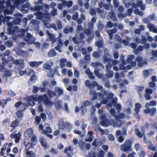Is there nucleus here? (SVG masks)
Masks as SVG:
<instances>
[{
  "instance_id": "e2e57ef3",
  "label": "nucleus",
  "mask_w": 157,
  "mask_h": 157,
  "mask_svg": "<svg viewBox=\"0 0 157 157\" xmlns=\"http://www.w3.org/2000/svg\"><path fill=\"white\" fill-rule=\"evenodd\" d=\"M146 93H147L148 94H151L153 93V91L151 89L147 88L145 90Z\"/></svg>"
},
{
  "instance_id": "0e129e2a",
  "label": "nucleus",
  "mask_w": 157,
  "mask_h": 157,
  "mask_svg": "<svg viewBox=\"0 0 157 157\" xmlns=\"http://www.w3.org/2000/svg\"><path fill=\"white\" fill-rule=\"evenodd\" d=\"M136 61H133L132 62H131L130 63H128V64H129V66L131 68V66L132 67H135L136 66ZM131 68H130V69Z\"/></svg>"
},
{
  "instance_id": "39448f33",
  "label": "nucleus",
  "mask_w": 157,
  "mask_h": 157,
  "mask_svg": "<svg viewBox=\"0 0 157 157\" xmlns=\"http://www.w3.org/2000/svg\"><path fill=\"white\" fill-rule=\"evenodd\" d=\"M58 128L59 129L63 130L67 129L68 132L71 130L72 125L68 123L65 122L62 119H60L58 124Z\"/></svg>"
},
{
  "instance_id": "5fc2aeb1",
  "label": "nucleus",
  "mask_w": 157,
  "mask_h": 157,
  "mask_svg": "<svg viewBox=\"0 0 157 157\" xmlns=\"http://www.w3.org/2000/svg\"><path fill=\"white\" fill-rule=\"evenodd\" d=\"M10 18L8 16L5 17L3 19V21L4 22V24H8V22Z\"/></svg>"
},
{
  "instance_id": "864d4df0",
  "label": "nucleus",
  "mask_w": 157,
  "mask_h": 157,
  "mask_svg": "<svg viewBox=\"0 0 157 157\" xmlns=\"http://www.w3.org/2000/svg\"><path fill=\"white\" fill-rule=\"evenodd\" d=\"M38 101L39 105L38 106V110L40 112H42L43 110V108H42V105L40 103V102L41 101H39V99H38Z\"/></svg>"
},
{
  "instance_id": "f704fd0d",
  "label": "nucleus",
  "mask_w": 157,
  "mask_h": 157,
  "mask_svg": "<svg viewBox=\"0 0 157 157\" xmlns=\"http://www.w3.org/2000/svg\"><path fill=\"white\" fill-rule=\"evenodd\" d=\"M27 72L30 71L29 75L31 77V79H33V78L35 76V72L33 70L29 69H27Z\"/></svg>"
},
{
  "instance_id": "ea45409f",
  "label": "nucleus",
  "mask_w": 157,
  "mask_h": 157,
  "mask_svg": "<svg viewBox=\"0 0 157 157\" xmlns=\"http://www.w3.org/2000/svg\"><path fill=\"white\" fill-rule=\"evenodd\" d=\"M63 4L66 6H67L68 7H71L72 4V3L71 1H68L67 2L66 1H64L63 2Z\"/></svg>"
},
{
  "instance_id": "603ef678",
  "label": "nucleus",
  "mask_w": 157,
  "mask_h": 157,
  "mask_svg": "<svg viewBox=\"0 0 157 157\" xmlns=\"http://www.w3.org/2000/svg\"><path fill=\"white\" fill-rule=\"evenodd\" d=\"M6 103L7 101L6 100H0V106L2 105L3 107L6 105Z\"/></svg>"
},
{
  "instance_id": "393cba45",
  "label": "nucleus",
  "mask_w": 157,
  "mask_h": 157,
  "mask_svg": "<svg viewBox=\"0 0 157 157\" xmlns=\"http://www.w3.org/2000/svg\"><path fill=\"white\" fill-rule=\"evenodd\" d=\"M58 68V67L56 68V70L55 71L53 70H50L48 74V76L49 77H53L55 73H58V71H57V69Z\"/></svg>"
},
{
  "instance_id": "4d7b16f0",
  "label": "nucleus",
  "mask_w": 157,
  "mask_h": 157,
  "mask_svg": "<svg viewBox=\"0 0 157 157\" xmlns=\"http://www.w3.org/2000/svg\"><path fill=\"white\" fill-rule=\"evenodd\" d=\"M134 13L136 14H138L140 16H142L143 14V13L141 11H140L138 9H136L134 11Z\"/></svg>"
},
{
  "instance_id": "0eeeda50",
  "label": "nucleus",
  "mask_w": 157,
  "mask_h": 157,
  "mask_svg": "<svg viewBox=\"0 0 157 157\" xmlns=\"http://www.w3.org/2000/svg\"><path fill=\"white\" fill-rule=\"evenodd\" d=\"M39 100L43 101L44 104L49 107L52 106L53 105V103L49 100L47 97L46 95L39 96Z\"/></svg>"
},
{
  "instance_id": "f3484780",
  "label": "nucleus",
  "mask_w": 157,
  "mask_h": 157,
  "mask_svg": "<svg viewBox=\"0 0 157 157\" xmlns=\"http://www.w3.org/2000/svg\"><path fill=\"white\" fill-rule=\"evenodd\" d=\"M44 125L46 126V129L45 130H42L41 131V133L45 134H47V133H51L52 132V130L50 127L49 125L46 123H45Z\"/></svg>"
},
{
  "instance_id": "a19ab883",
  "label": "nucleus",
  "mask_w": 157,
  "mask_h": 157,
  "mask_svg": "<svg viewBox=\"0 0 157 157\" xmlns=\"http://www.w3.org/2000/svg\"><path fill=\"white\" fill-rule=\"evenodd\" d=\"M73 31V28L72 27L66 28L63 30V32L65 33H68L69 32H71Z\"/></svg>"
},
{
  "instance_id": "6e6d98bb",
  "label": "nucleus",
  "mask_w": 157,
  "mask_h": 157,
  "mask_svg": "<svg viewBox=\"0 0 157 157\" xmlns=\"http://www.w3.org/2000/svg\"><path fill=\"white\" fill-rule=\"evenodd\" d=\"M144 76V78H146L149 75V71L147 70L143 71Z\"/></svg>"
},
{
  "instance_id": "72a5a7b5",
  "label": "nucleus",
  "mask_w": 157,
  "mask_h": 157,
  "mask_svg": "<svg viewBox=\"0 0 157 157\" xmlns=\"http://www.w3.org/2000/svg\"><path fill=\"white\" fill-rule=\"evenodd\" d=\"M116 32V30L113 29L112 30L110 29L107 31V32L109 35V39H111L112 37V34Z\"/></svg>"
},
{
  "instance_id": "49530a36",
  "label": "nucleus",
  "mask_w": 157,
  "mask_h": 157,
  "mask_svg": "<svg viewBox=\"0 0 157 157\" xmlns=\"http://www.w3.org/2000/svg\"><path fill=\"white\" fill-rule=\"evenodd\" d=\"M121 150L123 151L129 153L132 150V148H121Z\"/></svg>"
},
{
  "instance_id": "5701e85b",
  "label": "nucleus",
  "mask_w": 157,
  "mask_h": 157,
  "mask_svg": "<svg viewBox=\"0 0 157 157\" xmlns=\"http://www.w3.org/2000/svg\"><path fill=\"white\" fill-rule=\"evenodd\" d=\"M90 104V103L87 101H86L84 102L81 108L82 113H84L86 111V109L85 107L89 105Z\"/></svg>"
},
{
  "instance_id": "a211bd4d",
  "label": "nucleus",
  "mask_w": 157,
  "mask_h": 157,
  "mask_svg": "<svg viewBox=\"0 0 157 157\" xmlns=\"http://www.w3.org/2000/svg\"><path fill=\"white\" fill-rule=\"evenodd\" d=\"M93 132L92 131L89 132L87 135V137L85 139V140L89 142H91L93 138Z\"/></svg>"
},
{
  "instance_id": "2eb2a0df",
  "label": "nucleus",
  "mask_w": 157,
  "mask_h": 157,
  "mask_svg": "<svg viewBox=\"0 0 157 157\" xmlns=\"http://www.w3.org/2000/svg\"><path fill=\"white\" fill-rule=\"evenodd\" d=\"M11 137L12 138H14L15 142L17 143L21 139V135L19 133H14L11 135Z\"/></svg>"
},
{
  "instance_id": "4c0bfd02",
  "label": "nucleus",
  "mask_w": 157,
  "mask_h": 157,
  "mask_svg": "<svg viewBox=\"0 0 157 157\" xmlns=\"http://www.w3.org/2000/svg\"><path fill=\"white\" fill-rule=\"evenodd\" d=\"M31 141L33 143V146H35L37 143V140L36 137L35 136H33L31 138Z\"/></svg>"
},
{
  "instance_id": "a18cd8bd",
  "label": "nucleus",
  "mask_w": 157,
  "mask_h": 157,
  "mask_svg": "<svg viewBox=\"0 0 157 157\" xmlns=\"http://www.w3.org/2000/svg\"><path fill=\"white\" fill-rule=\"evenodd\" d=\"M97 130V131H99L101 133V134L103 135L104 134H107L108 132V131L107 129H106L105 130H103V129H101L100 128H98Z\"/></svg>"
},
{
  "instance_id": "20e7f679",
  "label": "nucleus",
  "mask_w": 157,
  "mask_h": 157,
  "mask_svg": "<svg viewBox=\"0 0 157 157\" xmlns=\"http://www.w3.org/2000/svg\"><path fill=\"white\" fill-rule=\"evenodd\" d=\"M46 32L47 34L50 37V39L52 41L53 43H55L56 40H57L58 41V44L57 46L55 47V48L56 50L58 51L60 53L62 51L60 49V48L62 47L63 45V41L58 38L55 39V36L53 34L50 33L48 31H47Z\"/></svg>"
},
{
  "instance_id": "a878e982",
  "label": "nucleus",
  "mask_w": 157,
  "mask_h": 157,
  "mask_svg": "<svg viewBox=\"0 0 157 157\" xmlns=\"http://www.w3.org/2000/svg\"><path fill=\"white\" fill-rule=\"evenodd\" d=\"M53 63L51 61L50 62V64L48 63H44L43 65V68L44 69L49 70L50 69L53 65Z\"/></svg>"
},
{
  "instance_id": "c03bdc74",
  "label": "nucleus",
  "mask_w": 157,
  "mask_h": 157,
  "mask_svg": "<svg viewBox=\"0 0 157 157\" xmlns=\"http://www.w3.org/2000/svg\"><path fill=\"white\" fill-rule=\"evenodd\" d=\"M134 57L133 55H130L129 56H128V59L127 60V63H130L131 62V61L134 59Z\"/></svg>"
},
{
  "instance_id": "ddd939ff",
  "label": "nucleus",
  "mask_w": 157,
  "mask_h": 157,
  "mask_svg": "<svg viewBox=\"0 0 157 157\" xmlns=\"http://www.w3.org/2000/svg\"><path fill=\"white\" fill-rule=\"evenodd\" d=\"M33 131L32 128L27 129L24 132V135L25 139H28L32 136L33 134Z\"/></svg>"
},
{
  "instance_id": "6ab92c4d",
  "label": "nucleus",
  "mask_w": 157,
  "mask_h": 157,
  "mask_svg": "<svg viewBox=\"0 0 157 157\" xmlns=\"http://www.w3.org/2000/svg\"><path fill=\"white\" fill-rule=\"evenodd\" d=\"M132 6L134 8L140 7L141 10H144L145 7L144 5L142 4V2L141 1L138 2H137V5L133 4Z\"/></svg>"
},
{
  "instance_id": "774afa93",
  "label": "nucleus",
  "mask_w": 157,
  "mask_h": 157,
  "mask_svg": "<svg viewBox=\"0 0 157 157\" xmlns=\"http://www.w3.org/2000/svg\"><path fill=\"white\" fill-rule=\"evenodd\" d=\"M140 157H144L146 155V153L144 151H142L139 154Z\"/></svg>"
},
{
  "instance_id": "4468645a",
  "label": "nucleus",
  "mask_w": 157,
  "mask_h": 157,
  "mask_svg": "<svg viewBox=\"0 0 157 157\" xmlns=\"http://www.w3.org/2000/svg\"><path fill=\"white\" fill-rule=\"evenodd\" d=\"M136 60L137 62L138 66L140 67H142L146 63L145 61L141 56H139L137 57Z\"/></svg>"
},
{
  "instance_id": "052dcab7",
  "label": "nucleus",
  "mask_w": 157,
  "mask_h": 157,
  "mask_svg": "<svg viewBox=\"0 0 157 157\" xmlns=\"http://www.w3.org/2000/svg\"><path fill=\"white\" fill-rule=\"evenodd\" d=\"M8 94L9 96L12 97H14L16 95V93L12 90L9 91Z\"/></svg>"
},
{
  "instance_id": "09e8293b",
  "label": "nucleus",
  "mask_w": 157,
  "mask_h": 157,
  "mask_svg": "<svg viewBox=\"0 0 157 157\" xmlns=\"http://www.w3.org/2000/svg\"><path fill=\"white\" fill-rule=\"evenodd\" d=\"M142 46H139L138 47L137 49L134 50V52L135 54H137L138 53V52L142 51Z\"/></svg>"
},
{
  "instance_id": "c9c22d12",
  "label": "nucleus",
  "mask_w": 157,
  "mask_h": 157,
  "mask_svg": "<svg viewBox=\"0 0 157 157\" xmlns=\"http://www.w3.org/2000/svg\"><path fill=\"white\" fill-rule=\"evenodd\" d=\"M147 26L150 31H154L155 30V28L154 25L148 24Z\"/></svg>"
},
{
  "instance_id": "13d9d810",
  "label": "nucleus",
  "mask_w": 157,
  "mask_h": 157,
  "mask_svg": "<svg viewBox=\"0 0 157 157\" xmlns=\"http://www.w3.org/2000/svg\"><path fill=\"white\" fill-rule=\"evenodd\" d=\"M101 65V63L98 62H93L91 63V66L94 67Z\"/></svg>"
},
{
  "instance_id": "8fccbe9b",
  "label": "nucleus",
  "mask_w": 157,
  "mask_h": 157,
  "mask_svg": "<svg viewBox=\"0 0 157 157\" xmlns=\"http://www.w3.org/2000/svg\"><path fill=\"white\" fill-rule=\"evenodd\" d=\"M24 144L25 145V147H33L34 146H33V143H31L29 142H27L25 140L24 142Z\"/></svg>"
},
{
  "instance_id": "79ce46f5",
  "label": "nucleus",
  "mask_w": 157,
  "mask_h": 157,
  "mask_svg": "<svg viewBox=\"0 0 157 157\" xmlns=\"http://www.w3.org/2000/svg\"><path fill=\"white\" fill-rule=\"evenodd\" d=\"M56 54L55 51L53 50H52L48 53V56L49 57H52L56 56Z\"/></svg>"
},
{
  "instance_id": "f03ea898",
  "label": "nucleus",
  "mask_w": 157,
  "mask_h": 157,
  "mask_svg": "<svg viewBox=\"0 0 157 157\" xmlns=\"http://www.w3.org/2000/svg\"><path fill=\"white\" fill-rule=\"evenodd\" d=\"M98 113L100 115L99 117L101 120L100 122V124L105 127H108L110 125L116 127H119L120 126H122L121 124V121L119 120L123 119L125 117L124 114L121 113L119 116L115 117V121L112 120L108 122L106 119L105 112L103 111L101 109H100L98 111Z\"/></svg>"
},
{
  "instance_id": "cd10ccee",
  "label": "nucleus",
  "mask_w": 157,
  "mask_h": 157,
  "mask_svg": "<svg viewBox=\"0 0 157 157\" xmlns=\"http://www.w3.org/2000/svg\"><path fill=\"white\" fill-rule=\"evenodd\" d=\"M66 59H60V66L61 68L63 67L66 64Z\"/></svg>"
},
{
  "instance_id": "423d86ee",
  "label": "nucleus",
  "mask_w": 157,
  "mask_h": 157,
  "mask_svg": "<svg viewBox=\"0 0 157 157\" xmlns=\"http://www.w3.org/2000/svg\"><path fill=\"white\" fill-rule=\"evenodd\" d=\"M55 93H54L53 92L49 90L48 92V94L51 98L56 95V97H59L60 95L63 94V90L61 88H59L58 87H56L55 88Z\"/></svg>"
},
{
  "instance_id": "bf43d9fd",
  "label": "nucleus",
  "mask_w": 157,
  "mask_h": 157,
  "mask_svg": "<svg viewBox=\"0 0 157 157\" xmlns=\"http://www.w3.org/2000/svg\"><path fill=\"white\" fill-rule=\"evenodd\" d=\"M144 97L146 100H149L152 99L151 97L147 93H145L144 94Z\"/></svg>"
},
{
  "instance_id": "dca6fc26",
  "label": "nucleus",
  "mask_w": 157,
  "mask_h": 157,
  "mask_svg": "<svg viewBox=\"0 0 157 157\" xmlns=\"http://www.w3.org/2000/svg\"><path fill=\"white\" fill-rule=\"evenodd\" d=\"M23 111L22 110L18 111L16 113L15 117L18 122H19L22 119L23 115Z\"/></svg>"
},
{
  "instance_id": "e433bc0d",
  "label": "nucleus",
  "mask_w": 157,
  "mask_h": 157,
  "mask_svg": "<svg viewBox=\"0 0 157 157\" xmlns=\"http://www.w3.org/2000/svg\"><path fill=\"white\" fill-rule=\"evenodd\" d=\"M101 144V142L99 141V140H95L92 143V146L94 147L99 146Z\"/></svg>"
},
{
  "instance_id": "58836bf2",
  "label": "nucleus",
  "mask_w": 157,
  "mask_h": 157,
  "mask_svg": "<svg viewBox=\"0 0 157 157\" xmlns=\"http://www.w3.org/2000/svg\"><path fill=\"white\" fill-rule=\"evenodd\" d=\"M122 75H119L117 73H116L115 75V78L117 79V82H118L121 79V78L123 77Z\"/></svg>"
},
{
  "instance_id": "3c124183",
  "label": "nucleus",
  "mask_w": 157,
  "mask_h": 157,
  "mask_svg": "<svg viewBox=\"0 0 157 157\" xmlns=\"http://www.w3.org/2000/svg\"><path fill=\"white\" fill-rule=\"evenodd\" d=\"M105 154V152L102 150H101L98 155V157H104Z\"/></svg>"
},
{
  "instance_id": "1a4fd4ad",
  "label": "nucleus",
  "mask_w": 157,
  "mask_h": 157,
  "mask_svg": "<svg viewBox=\"0 0 157 157\" xmlns=\"http://www.w3.org/2000/svg\"><path fill=\"white\" fill-rule=\"evenodd\" d=\"M37 97L36 96H31L27 97L26 99L29 105L31 106H33L35 104L34 101H37Z\"/></svg>"
},
{
  "instance_id": "de8ad7c7",
  "label": "nucleus",
  "mask_w": 157,
  "mask_h": 157,
  "mask_svg": "<svg viewBox=\"0 0 157 157\" xmlns=\"http://www.w3.org/2000/svg\"><path fill=\"white\" fill-rule=\"evenodd\" d=\"M156 109L155 108H152L150 109V113L151 115H153L156 113Z\"/></svg>"
},
{
  "instance_id": "f8f14e48",
  "label": "nucleus",
  "mask_w": 157,
  "mask_h": 157,
  "mask_svg": "<svg viewBox=\"0 0 157 157\" xmlns=\"http://www.w3.org/2000/svg\"><path fill=\"white\" fill-rule=\"evenodd\" d=\"M14 106L16 107L22 111H23L26 107L25 104L22 103L21 101L16 103L15 104Z\"/></svg>"
},
{
  "instance_id": "9b49d317",
  "label": "nucleus",
  "mask_w": 157,
  "mask_h": 157,
  "mask_svg": "<svg viewBox=\"0 0 157 157\" xmlns=\"http://www.w3.org/2000/svg\"><path fill=\"white\" fill-rule=\"evenodd\" d=\"M124 59V56L121 55V59L122 62V65H121L120 67V68L121 69H130V67L129 66V65L128 64V63H127L123 61Z\"/></svg>"
},
{
  "instance_id": "c756f323",
  "label": "nucleus",
  "mask_w": 157,
  "mask_h": 157,
  "mask_svg": "<svg viewBox=\"0 0 157 157\" xmlns=\"http://www.w3.org/2000/svg\"><path fill=\"white\" fill-rule=\"evenodd\" d=\"M132 143V141L129 140H126L124 143L125 147H130Z\"/></svg>"
},
{
  "instance_id": "f257e3e1",
  "label": "nucleus",
  "mask_w": 157,
  "mask_h": 157,
  "mask_svg": "<svg viewBox=\"0 0 157 157\" xmlns=\"http://www.w3.org/2000/svg\"><path fill=\"white\" fill-rule=\"evenodd\" d=\"M102 93L100 94L97 93L94 90H91L90 92V94L92 96L91 101H96L97 102L95 106L98 108L100 107L101 104H106L109 107L114 106L116 108V109L119 112L121 109V106L118 104L116 103L117 101V98L115 97H112L114 96L113 93H110L108 94V98L105 99L104 97V95H103V93L105 95H107V93L106 92H104L103 90H102Z\"/></svg>"
},
{
  "instance_id": "680f3d73",
  "label": "nucleus",
  "mask_w": 157,
  "mask_h": 157,
  "mask_svg": "<svg viewBox=\"0 0 157 157\" xmlns=\"http://www.w3.org/2000/svg\"><path fill=\"white\" fill-rule=\"evenodd\" d=\"M18 122L17 120L13 121L11 124V126L13 127H16L17 125V123Z\"/></svg>"
},
{
  "instance_id": "7ed1b4c3",
  "label": "nucleus",
  "mask_w": 157,
  "mask_h": 157,
  "mask_svg": "<svg viewBox=\"0 0 157 157\" xmlns=\"http://www.w3.org/2000/svg\"><path fill=\"white\" fill-rule=\"evenodd\" d=\"M27 0H15L10 2L8 1L6 3L7 10L6 11L7 13H10V11L14 9V7H16L19 9L21 7L23 8L21 9V10L23 13H27V10L24 8H27L29 6V3L26 2L24 4H22Z\"/></svg>"
},
{
  "instance_id": "37998d69",
  "label": "nucleus",
  "mask_w": 157,
  "mask_h": 157,
  "mask_svg": "<svg viewBox=\"0 0 157 157\" xmlns=\"http://www.w3.org/2000/svg\"><path fill=\"white\" fill-rule=\"evenodd\" d=\"M65 153H71L72 155L73 154V149L71 148H65V149L64 151Z\"/></svg>"
},
{
  "instance_id": "aec40b11",
  "label": "nucleus",
  "mask_w": 157,
  "mask_h": 157,
  "mask_svg": "<svg viewBox=\"0 0 157 157\" xmlns=\"http://www.w3.org/2000/svg\"><path fill=\"white\" fill-rule=\"evenodd\" d=\"M85 84L86 86L91 89L92 86H97L98 83L96 82H93L92 83H90L88 80H87L85 82Z\"/></svg>"
},
{
  "instance_id": "b1692460",
  "label": "nucleus",
  "mask_w": 157,
  "mask_h": 157,
  "mask_svg": "<svg viewBox=\"0 0 157 157\" xmlns=\"http://www.w3.org/2000/svg\"><path fill=\"white\" fill-rule=\"evenodd\" d=\"M8 60H12V62L15 64H21V63H22L23 62V60H14L11 56L9 57H8Z\"/></svg>"
},
{
  "instance_id": "473e14b6",
  "label": "nucleus",
  "mask_w": 157,
  "mask_h": 157,
  "mask_svg": "<svg viewBox=\"0 0 157 157\" xmlns=\"http://www.w3.org/2000/svg\"><path fill=\"white\" fill-rule=\"evenodd\" d=\"M96 152L95 151H91L89 152L88 154L86 155V157H96Z\"/></svg>"
},
{
  "instance_id": "c85d7f7f",
  "label": "nucleus",
  "mask_w": 157,
  "mask_h": 157,
  "mask_svg": "<svg viewBox=\"0 0 157 157\" xmlns=\"http://www.w3.org/2000/svg\"><path fill=\"white\" fill-rule=\"evenodd\" d=\"M146 36H142V39L143 41H145L146 38H147V39L150 41H151L152 40V38L148 36V33H147L146 34Z\"/></svg>"
},
{
  "instance_id": "412c9836",
  "label": "nucleus",
  "mask_w": 157,
  "mask_h": 157,
  "mask_svg": "<svg viewBox=\"0 0 157 157\" xmlns=\"http://www.w3.org/2000/svg\"><path fill=\"white\" fill-rule=\"evenodd\" d=\"M3 77H8L11 76L12 75V71H10L6 69L3 71Z\"/></svg>"
},
{
  "instance_id": "4be33fe9",
  "label": "nucleus",
  "mask_w": 157,
  "mask_h": 157,
  "mask_svg": "<svg viewBox=\"0 0 157 157\" xmlns=\"http://www.w3.org/2000/svg\"><path fill=\"white\" fill-rule=\"evenodd\" d=\"M141 107V105L139 103H136L135 104L134 110L135 112V114H137L140 110V109Z\"/></svg>"
},
{
  "instance_id": "6e6552de",
  "label": "nucleus",
  "mask_w": 157,
  "mask_h": 157,
  "mask_svg": "<svg viewBox=\"0 0 157 157\" xmlns=\"http://www.w3.org/2000/svg\"><path fill=\"white\" fill-rule=\"evenodd\" d=\"M50 17V16L48 14L46 13L43 15L42 17H41L40 20H42L44 24V27L45 28H49V25L48 23V20Z\"/></svg>"
},
{
  "instance_id": "bb28decb",
  "label": "nucleus",
  "mask_w": 157,
  "mask_h": 157,
  "mask_svg": "<svg viewBox=\"0 0 157 157\" xmlns=\"http://www.w3.org/2000/svg\"><path fill=\"white\" fill-rule=\"evenodd\" d=\"M126 105H129V108H127L126 110V111L128 114H130L131 113V110L130 108L132 107L133 105V103L132 102H128L126 103Z\"/></svg>"
},
{
  "instance_id": "7c9ffc66",
  "label": "nucleus",
  "mask_w": 157,
  "mask_h": 157,
  "mask_svg": "<svg viewBox=\"0 0 157 157\" xmlns=\"http://www.w3.org/2000/svg\"><path fill=\"white\" fill-rule=\"evenodd\" d=\"M40 142L42 147H46L47 143L46 140L42 137L40 138Z\"/></svg>"
},
{
  "instance_id": "9d476101",
  "label": "nucleus",
  "mask_w": 157,
  "mask_h": 157,
  "mask_svg": "<svg viewBox=\"0 0 157 157\" xmlns=\"http://www.w3.org/2000/svg\"><path fill=\"white\" fill-rule=\"evenodd\" d=\"M148 124H146L144 126V127L142 128L141 129L142 133H141L138 129H136L135 130L136 133L137 135L139 137L141 138L144 136V131L146 128H147Z\"/></svg>"
},
{
  "instance_id": "69168bd1",
  "label": "nucleus",
  "mask_w": 157,
  "mask_h": 157,
  "mask_svg": "<svg viewBox=\"0 0 157 157\" xmlns=\"http://www.w3.org/2000/svg\"><path fill=\"white\" fill-rule=\"evenodd\" d=\"M39 90V88H38L36 86H34L33 87V91L34 93L36 94L37 93Z\"/></svg>"
},
{
  "instance_id": "2f4dec72",
  "label": "nucleus",
  "mask_w": 157,
  "mask_h": 157,
  "mask_svg": "<svg viewBox=\"0 0 157 157\" xmlns=\"http://www.w3.org/2000/svg\"><path fill=\"white\" fill-rule=\"evenodd\" d=\"M55 105L57 109L59 110L62 105V102L61 101H57L56 102Z\"/></svg>"
},
{
  "instance_id": "338daca9",
  "label": "nucleus",
  "mask_w": 157,
  "mask_h": 157,
  "mask_svg": "<svg viewBox=\"0 0 157 157\" xmlns=\"http://www.w3.org/2000/svg\"><path fill=\"white\" fill-rule=\"evenodd\" d=\"M78 17V13L76 12L75 13L74 15L72 16V19L74 20H75L77 19Z\"/></svg>"
}]
</instances>
